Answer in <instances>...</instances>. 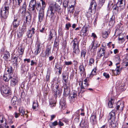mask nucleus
Instances as JSON below:
<instances>
[{"label": "nucleus", "instance_id": "1", "mask_svg": "<svg viewBox=\"0 0 128 128\" xmlns=\"http://www.w3.org/2000/svg\"><path fill=\"white\" fill-rule=\"evenodd\" d=\"M49 6L47 12L46 16L52 20L56 11H59L60 10L59 6H56V2L52 0L47 1Z\"/></svg>", "mask_w": 128, "mask_h": 128}, {"label": "nucleus", "instance_id": "2", "mask_svg": "<svg viewBox=\"0 0 128 128\" xmlns=\"http://www.w3.org/2000/svg\"><path fill=\"white\" fill-rule=\"evenodd\" d=\"M0 91L2 96L4 97L10 98L12 96V91L10 88L7 86H1Z\"/></svg>", "mask_w": 128, "mask_h": 128}, {"label": "nucleus", "instance_id": "3", "mask_svg": "<svg viewBox=\"0 0 128 128\" xmlns=\"http://www.w3.org/2000/svg\"><path fill=\"white\" fill-rule=\"evenodd\" d=\"M52 88L54 97L56 98L58 97H59L62 94V87L60 88L59 85L57 83L55 84H52Z\"/></svg>", "mask_w": 128, "mask_h": 128}, {"label": "nucleus", "instance_id": "4", "mask_svg": "<svg viewBox=\"0 0 128 128\" xmlns=\"http://www.w3.org/2000/svg\"><path fill=\"white\" fill-rule=\"evenodd\" d=\"M7 71L8 74H6L3 76V79L5 82H8L12 77L13 72V68L12 66H10L7 68Z\"/></svg>", "mask_w": 128, "mask_h": 128}, {"label": "nucleus", "instance_id": "5", "mask_svg": "<svg viewBox=\"0 0 128 128\" xmlns=\"http://www.w3.org/2000/svg\"><path fill=\"white\" fill-rule=\"evenodd\" d=\"M10 7L4 6L2 8L0 11V15L2 18L6 19L8 18L9 15V10Z\"/></svg>", "mask_w": 128, "mask_h": 128}, {"label": "nucleus", "instance_id": "6", "mask_svg": "<svg viewBox=\"0 0 128 128\" xmlns=\"http://www.w3.org/2000/svg\"><path fill=\"white\" fill-rule=\"evenodd\" d=\"M36 3V0H31L30 2L28 9L31 12H33L34 14L35 15L36 14L35 9Z\"/></svg>", "mask_w": 128, "mask_h": 128}, {"label": "nucleus", "instance_id": "7", "mask_svg": "<svg viewBox=\"0 0 128 128\" xmlns=\"http://www.w3.org/2000/svg\"><path fill=\"white\" fill-rule=\"evenodd\" d=\"M116 68L115 70H112V72L114 73V74L117 76L119 75L121 73L122 68L120 66L119 63H116Z\"/></svg>", "mask_w": 128, "mask_h": 128}, {"label": "nucleus", "instance_id": "8", "mask_svg": "<svg viewBox=\"0 0 128 128\" xmlns=\"http://www.w3.org/2000/svg\"><path fill=\"white\" fill-rule=\"evenodd\" d=\"M116 68L115 70H112V72L114 73V74L117 76L119 75L121 73L122 68L120 66L119 63H116Z\"/></svg>", "mask_w": 128, "mask_h": 128}, {"label": "nucleus", "instance_id": "9", "mask_svg": "<svg viewBox=\"0 0 128 128\" xmlns=\"http://www.w3.org/2000/svg\"><path fill=\"white\" fill-rule=\"evenodd\" d=\"M116 68L115 70H112V72L114 73V74L117 76L119 75L121 73L122 68L120 66L119 63H116Z\"/></svg>", "mask_w": 128, "mask_h": 128}, {"label": "nucleus", "instance_id": "10", "mask_svg": "<svg viewBox=\"0 0 128 128\" xmlns=\"http://www.w3.org/2000/svg\"><path fill=\"white\" fill-rule=\"evenodd\" d=\"M12 77L10 79V84L12 86H14L18 84V78L16 75L14 73Z\"/></svg>", "mask_w": 128, "mask_h": 128}, {"label": "nucleus", "instance_id": "11", "mask_svg": "<svg viewBox=\"0 0 128 128\" xmlns=\"http://www.w3.org/2000/svg\"><path fill=\"white\" fill-rule=\"evenodd\" d=\"M77 94L76 91L72 90L70 94L69 99L71 102L72 103L74 102L75 98L77 97Z\"/></svg>", "mask_w": 128, "mask_h": 128}, {"label": "nucleus", "instance_id": "12", "mask_svg": "<svg viewBox=\"0 0 128 128\" xmlns=\"http://www.w3.org/2000/svg\"><path fill=\"white\" fill-rule=\"evenodd\" d=\"M19 102L18 98L16 96H14L12 99L11 104L14 108H16L19 105Z\"/></svg>", "mask_w": 128, "mask_h": 128}, {"label": "nucleus", "instance_id": "13", "mask_svg": "<svg viewBox=\"0 0 128 128\" xmlns=\"http://www.w3.org/2000/svg\"><path fill=\"white\" fill-rule=\"evenodd\" d=\"M116 110L114 109L112 110L109 114L108 116V120L109 122L112 120H115L116 119Z\"/></svg>", "mask_w": 128, "mask_h": 128}, {"label": "nucleus", "instance_id": "14", "mask_svg": "<svg viewBox=\"0 0 128 128\" xmlns=\"http://www.w3.org/2000/svg\"><path fill=\"white\" fill-rule=\"evenodd\" d=\"M69 84H64V92L63 95L64 96H67L70 93V90L69 86Z\"/></svg>", "mask_w": 128, "mask_h": 128}, {"label": "nucleus", "instance_id": "15", "mask_svg": "<svg viewBox=\"0 0 128 128\" xmlns=\"http://www.w3.org/2000/svg\"><path fill=\"white\" fill-rule=\"evenodd\" d=\"M97 6V4L96 1L94 0H93L91 2L89 8V10L91 12L92 10L95 12L96 9V7Z\"/></svg>", "mask_w": 128, "mask_h": 128}, {"label": "nucleus", "instance_id": "16", "mask_svg": "<svg viewBox=\"0 0 128 128\" xmlns=\"http://www.w3.org/2000/svg\"><path fill=\"white\" fill-rule=\"evenodd\" d=\"M124 107V104L123 103H121L120 102H118L116 104V112L118 111L122 112L123 109Z\"/></svg>", "mask_w": 128, "mask_h": 128}, {"label": "nucleus", "instance_id": "17", "mask_svg": "<svg viewBox=\"0 0 128 128\" xmlns=\"http://www.w3.org/2000/svg\"><path fill=\"white\" fill-rule=\"evenodd\" d=\"M44 16V10H40L38 14V19L39 21L41 22L43 20Z\"/></svg>", "mask_w": 128, "mask_h": 128}, {"label": "nucleus", "instance_id": "18", "mask_svg": "<svg viewBox=\"0 0 128 128\" xmlns=\"http://www.w3.org/2000/svg\"><path fill=\"white\" fill-rule=\"evenodd\" d=\"M20 21L18 20L17 19L14 18L12 24L13 28L15 30H16L20 24Z\"/></svg>", "mask_w": 128, "mask_h": 128}, {"label": "nucleus", "instance_id": "19", "mask_svg": "<svg viewBox=\"0 0 128 128\" xmlns=\"http://www.w3.org/2000/svg\"><path fill=\"white\" fill-rule=\"evenodd\" d=\"M26 2H24L23 3L22 7L19 10V11L22 15H24L26 13Z\"/></svg>", "mask_w": 128, "mask_h": 128}, {"label": "nucleus", "instance_id": "20", "mask_svg": "<svg viewBox=\"0 0 128 128\" xmlns=\"http://www.w3.org/2000/svg\"><path fill=\"white\" fill-rule=\"evenodd\" d=\"M35 33V29L34 28H32L28 30L27 33V35L28 37L31 38L33 34Z\"/></svg>", "mask_w": 128, "mask_h": 128}, {"label": "nucleus", "instance_id": "21", "mask_svg": "<svg viewBox=\"0 0 128 128\" xmlns=\"http://www.w3.org/2000/svg\"><path fill=\"white\" fill-rule=\"evenodd\" d=\"M106 52V49L104 48H101L98 52V58H100L104 56Z\"/></svg>", "mask_w": 128, "mask_h": 128}, {"label": "nucleus", "instance_id": "22", "mask_svg": "<svg viewBox=\"0 0 128 128\" xmlns=\"http://www.w3.org/2000/svg\"><path fill=\"white\" fill-rule=\"evenodd\" d=\"M62 79L64 80V81H62L64 84H69L68 83V77L67 73L66 72H63L62 73Z\"/></svg>", "mask_w": 128, "mask_h": 128}, {"label": "nucleus", "instance_id": "23", "mask_svg": "<svg viewBox=\"0 0 128 128\" xmlns=\"http://www.w3.org/2000/svg\"><path fill=\"white\" fill-rule=\"evenodd\" d=\"M51 46L50 45L47 46L46 47V50L45 51L46 56H47V57L50 54L51 52Z\"/></svg>", "mask_w": 128, "mask_h": 128}, {"label": "nucleus", "instance_id": "24", "mask_svg": "<svg viewBox=\"0 0 128 128\" xmlns=\"http://www.w3.org/2000/svg\"><path fill=\"white\" fill-rule=\"evenodd\" d=\"M60 106L61 110L64 109L66 107V101L63 99H62L60 102Z\"/></svg>", "mask_w": 128, "mask_h": 128}, {"label": "nucleus", "instance_id": "25", "mask_svg": "<svg viewBox=\"0 0 128 128\" xmlns=\"http://www.w3.org/2000/svg\"><path fill=\"white\" fill-rule=\"evenodd\" d=\"M80 36L82 34L83 36H85L88 35V28L85 27L82 28L80 32Z\"/></svg>", "mask_w": 128, "mask_h": 128}, {"label": "nucleus", "instance_id": "26", "mask_svg": "<svg viewBox=\"0 0 128 128\" xmlns=\"http://www.w3.org/2000/svg\"><path fill=\"white\" fill-rule=\"evenodd\" d=\"M110 122V126H111L110 128H118V124L115 120H112Z\"/></svg>", "mask_w": 128, "mask_h": 128}, {"label": "nucleus", "instance_id": "27", "mask_svg": "<svg viewBox=\"0 0 128 128\" xmlns=\"http://www.w3.org/2000/svg\"><path fill=\"white\" fill-rule=\"evenodd\" d=\"M19 112L20 114L22 116L25 115L26 118H28V115L27 114V113L25 112V110L23 108H20L19 109Z\"/></svg>", "mask_w": 128, "mask_h": 128}, {"label": "nucleus", "instance_id": "28", "mask_svg": "<svg viewBox=\"0 0 128 128\" xmlns=\"http://www.w3.org/2000/svg\"><path fill=\"white\" fill-rule=\"evenodd\" d=\"M38 103L37 101H34L33 103L32 108L33 110L34 111H36L38 108Z\"/></svg>", "mask_w": 128, "mask_h": 128}, {"label": "nucleus", "instance_id": "29", "mask_svg": "<svg viewBox=\"0 0 128 128\" xmlns=\"http://www.w3.org/2000/svg\"><path fill=\"white\" fill-rule=\"evenodd\" d=\"M22 74H24L25 72L26 73L28 69V66L25 64H23L22 65Z\"/></svg>", "mask_w": 128, "mask_h": 128}, {"label": "nucleus", "instance_id": "30", "mask_svg": "<svg viewBox=\"0 0 128 128\" xmlns=\"http://www.w3.org/2000/svg\"><path fill=\"white\" fill-rule=\"evenodd\" d=\"M71 43L73 44V48H76V47L78 48L79 47V42L76 39H74L72 41Z\"/></svg>", "mask_w": 128, "mask_h": 128}, {"label": "nucleus", "instance_id": "31", "mask_svg": "<svg viewBox=\"0 0 128 128\" xmlns=\"http://www.w3.org/2000/svg\"><path fill=\"white\" fill-rule=\"evenodd\" d=\"M73 52H72L73 56L74 57L75 56L77 55L80 53V51L79 47L78 48H73Z\"/></svg>", "mask_w": 128, "mask_h": 128}, {"label": "nucleus", "instance_id": "32", "mask_svg": "<svg viewBox=\"0 0 128 128\" xmlns=\"http://www.w3.org/2000/svg\"><path fill=\"white\" fill-rule=\"evenodd\" d=\"M120 7H118L116 5L114 4L112 7L113 14H117L118 13V9Z\"/></svg>", "mask_w": 128, "mask_h": 128}, {"label": "nucleus", "instance_id": "33", "mask_svg": "<svg viewBox=\"0 0 128 128\" xmlns=\"http://www.w3.org/2000/svg\"><path fill=\"white\" fill-rule=\"evenodd\" d=\"M96 115L94 114L92 115L90 118V122L92 124H96Z\"/></svg>", "mask_w": 128, "mask_h": 128}, {"label": "nucleus", "instance_id": "34", "mask_svg": "<svg viewBox=\"0 0 128 128\" xmlns=\"http://www.w3.org/2000/svg\"><path fill=\"white\" fill-rule=\"evenodd\" d=\"M3 58L5 60H7L10 57V54L9 52L7 51L6 50L4 51Z\"/></svg>", "mask_w": 128, "mask_h": 128}, {"label": "nucleus", "instance_id": "35", "mask_svg": "<svg viewBox=\"0 0 128 128\" xmlns=\"http://www.w3.org/2000/svg\"><path fill=\"white\" fill-rule=\"evenodd\" d=\"M79 68L81 75L82 74H85V69L83 65H80L79 66Z\"/></svg>", "mask_w": 128, "mask_h": 128}, {"label": "nucleus", "instance_id": "36", "mask_svg": "<svg viewBox=\"0 0 128 128\" xmlns=\"http://www.w3.org/2000/svg\"><path fill=\"white\" fill-rule=\"evenodd\" d=\"M81 89L80 92L78 93V96L80 94H82L86 91V89H87V87L86 86H83V83L82 82V85L80 86Z\"/></svg>", "mask_w": 128, "mask_h": 128}, {"label": "nucleus", "instance_id": "37", "mask_svg": "<svg viewBox=\"0 0 128 128\" xmlns=\"http://www.w3.org/2000/svg\"><path fill=\"white\" fill-rule=\"evenodd\" d=\"M114 19V16H112L110 18V20L109 22V25L112 26H114L115 23Z\"/></svg>", "mask_w": 128, "mask_h": 128}, {"label": "nucleus", "instance_id": "38", "mask_svg": "<svg viewBox=\"0 0 128 128\" xmlns=\"http://www.w3.org/2000/svg\"><path fill=\"white\" fill-rule=\"evenodd\" d=\"M40 43H38L37 44L36 50L35 52V54L36 55L39 53L40 51L41 48L40 47Z\"/></svg>", "mask_w": 128, "mask_h": 128}, {"label": "nucleus", "instance_id": "39", "mask_svg": "<svg viewBox=\"0 0 128 128\" xmlns=\"http://www.w3.org/2000/svg\"><path fill=\"white\" fill-rule=\"evenodd\" d=\"M123 0H118V2L117 3L118 5H119V7H122L121 10H123L124 8V6L125 4V3L124 2L123 6L122 5L123 4Z\"/></svg>", "mask_w": 128, "mask_h": 128}, {"label": "nucleus", "instance_id": "40", "mask_svg": "<svg viewBox=\"0 0 128 128\" xmlns=\"http://www.w3.org/2000/svg\"><path fill=\"white\" fill-rule=\"evenodd\" d=\"M24 49V48L22 46L18 48V50L19 55H22L23 54Z\"/></svg>", "mask_w": 128, "mask_h": 128}, {"label": "nucleus", "instance_id": "41", "mask_svg": "<svg viewBox=\"0 0 128 128\" xmlns=\"http://www.w3.org/2000/svg\"><path fill=\"white\" fill-rule=\"evenodd\" d=\"M114 100L112 98L109 101L108 103V106L109 108H112L113 107V104H114Z\"/></svg>", "mask_w": 128, "mask_h": 128}, {"label": "nucleus", "instance_id": "42", "mask_svg": "<svg viewBox=\"0 0 128 128\" xmlns=\"http://www.w3.org/2000/svg\"><path fill=\"white\" fill-rule=\"evenodd\" d=\"M86 50L85 49L82 50L81 52V56L82 58H84L86 53Z\"/></svg>", "mask_w": 128, "mask_h": 128}, {"label": "nucleus", "instance_id": "43", "mask_svg": "<svg viewBox=\"0 0 128 128\" xmlns=\"http://www.w3.org/2000/svg\"><path fill=\"white\" fill-rule=\"evenodd\" d=\"M42 2V7L41 10H44L46 6V4L45 2V0H40Z\"/></svg>", "mask_w": 128, "mask_h": 128}, {"label": "nucleus", "instance_id": "44", "mask_svg": "<svg viewBox=\"0 0 128 128\" xmlns=\"http://www.w3.org/2000/svg\"><path fill=\"white\" fill-rule=\"evenodd\" d=\"M59 43L55 40L53 46L54 50L55 49H57V50H58V49L59 48Z\"/></svg>", "mask_w": 128, "mask_h": 128}, {"label": "nucleus", "instance_id": "45", "mask_svg": "<svg viewBox=\"0 0 128 128\" xmlns=\"http://www.w3.org/2000/svg\"><path fill=\"white\" fill-rule=\"evenodd\" d=\"M54 33H56L55 31L52 30L50 31L49 37V39L50 40H51V39L53 37V35Z\"/></svg>", "mask_w": 128, "mask_h": 128}, {"label": "nucleus", "instance_id": "46", "mask_svg": "<svg viewBox=\"0 0 128 128\" xmlns=\"http://www.w3.org/2000/svg\"><path fill=\"white\" fill-rule=\"evenodd\" d=\"M80 124L81 126L83 127L86 126L88 125L87 123L84 120H83L81 122Z\"/></svg>", "mask_w": 128, "mask_h": 128}, {"label": "nucleus", "instance_id": "47", "mask_svg": "<svg viewBox=\"0 0 128 128\" xmlns=\"http://www.w3.org/2000/svg\"><path fill=\"white\" fill-rule=\"evenodd\" d=\"M94 58H90L89 60V61L88 63V65L89 66H92L94 64Z\"/></svg>", "mask_w": 128, "mask_h": 128}, {"label": "nucleus", "instance_id": "48", "mask_svg": "<svg viewBox=\"0 0 128 128\" xmlns=\"http://www.w3.org/2000/svg\"><path fill=\"white\" fill-rule=\"evenodd\" d=\"M74 5H71L70 6L69 8V11L70 12L73 13L74 11Z\"/></svg>", "mask_w": 128, "mask_h": 128}, {"label": "nucleus", "instance_id": "49", "mask_svg": "<svg viewBox=\"0 0 128 128\" xmlns=\"http://www.w3.org/2000/svg\"><path fill=\"white\" fill-rule=\"evenodd\" d=\"M0 128H9V126L7 125L6 121L4 124H0Z\"/></svg>", "mask_w": 128, "mask_h": 128}, {"label": "nucleus", "instance_id": "50", "mask_svg": "<svg viewBox=\"0 0 128 128\" xmlns=\"http://www.w3.org/2000/svg\"><path fill=\"white\" fill-rule=\"evenodd\" d=\"M92 11L93 10H92L90 12L89 8L88 12H87L86 14V16L88 18H89L91 16H92L91 14L92 13Z\"/></svg>", "mask_w": 128, "mask_h": 128}, {"label": "nucleus", "instance_id": "51", "mask_svg": "<svg viewBox=\"0 0 128 128\" xmlns=\"http://www.w3.org/2000/svg\"><path fill=\"white\" fill-rule=\"evenodd\" d=\"M36 8L37 10H40L42 9L41 4L40 3H37Z\"/></svg>", "mask_w": 128, "mask_h": 128}, {"label": "nucleus", "instance_id": "52", "mask_svg": "<svg viewBox=\"0 0 128 128\" xmlns=\"http://www.w3.org/2000/svg\"><path fill=\"white\" fill-rule=\"evenodd\" d=\"M84 84H83V86H86V87L87 88L88 86H89V84L88 82L87 79H85L84 81Z\"/></svg>", "mask_w": 128, "mask_h": 128}, {"label": "nucleus", "instance_id": "53", "mask_svg": "<svg viewBox=\"0 0 128 128\" xmlns=\"http://www.w3.org/2000/svg\"><path fill=\"white\" fill-rule=\"evenodd\" d=\"M24 32L20 30L17 33V36L18 38H20L22 36Z\"/></svg>", "mask_w": 128, "mask_h": 128}, {"label": "nucleus", "instance_id": "54", "mask_svg": "<svg viewBox=\"0 0 128 128\" xmlns=\"http://www.w3.org/2000/svg\"><path fill=\"white\" fill-rule=\"evenodd\" d=\"M28 15L27 16H26V22L27 21H30L31 20V15L30 14V13L28 12Z\"/></svg>", "mask_w": 128, "mask_h": 128}, {"label": "nucleus", "instance_id": "55", "mask_svg": "<svg viewBox=\"0 0 128 128\" xmlns=\"http://www.w3.org/2000/svg\"><path fill=\"white\" fill-rule=\"evenodd\" d=\"M108 35V32H103L102 35L103 38L105 39L106 38Z\"/></svg>", "mask_w": 128, "mask_h": 128}, {"label": "nucleus", "instance_id": "56", "mask_svg": "<svg viewBox=\"0 0 128 128\" xmlns=\"http://www.w3.org/2000/svg\"><path fill=\"white\" fill-rule=\"evenodd\" d=\"M96 68L94 69L92 71L91 74H90V77H92L93 76L96 75Z\"/></svg>", "mask_w": 128, "mask_h": 128}, {"label": "nucleus", "instance_id": "57", "mask_svg": "<svg viewBox=\"0 0 128 128\" xmlns=\"http://www.w3.org/2000/svg\"><path fill=\"white\" fill-rule=\"evenodd\" d=\"M64 62L66 66H71L73 64L72 62L71 61H66L65 60Z\"/></svg>", "mask_w": 128, "mask_h": 128}, {"label": "nucleus", "instance_id": "58", "mask_svg": "<svg viewBox=\"0 0 128 128\" xmlns=\"http://www.w3.org/2000/svg\"><path fill=\"white\" fill-rule=\"evenodd\" d=\"M31 38H29L28 37V36L27 38L26 39V43L27 44H29L32 41V39Z\"/></svg>", "mask_w": 128, "mask_h": 128}, {"label": "nucleus", "instance_id": "59", "mask_svg": "<svg viewBox=\"0 0 128 128\" xmlns=\"http://www.w3.org/2000/svg\"><path fill=\"white\" fill-rule=\"evenodd\" d=\"M26 26L25 24H24L22 26L21 29L20 30L24 32L26 31Z\"/></svg>", "mask_w": 128, "mask_h": 128}, {"label": "nucleus", "instance_id": "60", "mask_svg": "<svg viewBox=\"0 0 128 128\" xmlns=\"http://www.w3.org/2000/svg\"><path fill=\"white\" fill-rule=\"evenodd\" d=\"M120 36L118 38V40L120 42L122 43L124 42L125 40L123 37L120 38Z\"/></svg>", "mask_w": 128, "mask_h": 128}, {"label": "nucleus", "instance_id": "61", "mask_svg": "<svg viewBox=\"0 0 128 128\" xmlns=\"http://www.w3.org/2000/svg\"><path fill=\"white\" fill-rule=\"evenodd\" d=\"M123 17L126 20H128V13L125 12L123 15Z\"/></svg>", "mask_w": 128, "mask_h": 128}, {"label": "nucleus", "instance_id": "62", "mask_svg": "<svg viewBox=\"0 0 128 128\" xmlns=\"http://www.w3.org/2000/svg\"><path fill=\"white\" fill-rule=\"evenodd\" d=\"M50 73H47L46 77V81H49L50 80Z\"/></svg>", "mask_w": 128, "mask_h": 128}, {"label": "nucleus", "instance_id": "63", "mask_svg": "<svg viewBox=\"0 0 128 128\" xmlns=\"http://www.w3.org/2000/svg\"><path fill=\"white\" fill-rule=\"evenodd\" d=\"M71 26V24L68 23V24H67L66 25L65 27L66 28V30H69V28Z\"/></svg>", "mask_w": 128, "mask_h": 128}, {"label": "nucleus", "instance_id": "64", "mask_svg": "<svg viewBox=\"0 0 128 128\" xmlns=\"http://www.w3.org/2000/svg\"><path fill=\"white\" fill-rule=\"evenodd\" d=\"M5 120V119L4 116L2 115L0 116V121L1 123H2L4 122V120Z\"/></svg>", "mask_w": 128, "mask_h": 128}]
</instances>
